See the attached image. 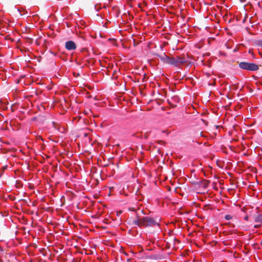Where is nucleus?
Listing matches in <instances>:
<instances>
[{"mask_svg":"<svg viewBox=\"0 0 262 262\" xmlns=\"http://www.w3.org/2000/svg\"><path fill=\"white\" fill-rule=\"evenodd\" d=\"M65 47L68 50H74L76 49V46L74 41H68L66 42Z\"/></svg>","mask_w":262,"mask_h":262,"instance_id":"20e7f679","label":"nucleus"},{"mask_svg":"<svg viewBox=\"0 0 262 262\" xmlns=\"http://www.w3.org/2000/svg\"><path fill=\"white\" fill-rule=\"evenodd\" d=\"M239 67L240 68L250 71H255L258 70V66L253 63L246 62H241L239 63Z\"/></svg>","mask_w":262,"mask_h":262,"instance_id":"7ed1b4c3","label":"nucleus"},{"mask_svg":"<svg viewBox=\"0 0 262 262\" xmlns=\"http://www.w3.org/2000/svg\"><path fill=\"white\" fill-rule=\"evenodd\" d=\"M254 221L258 223L257 225H254V228H258L261 226L262 225V214H259L256 216L254 218Z\"/></svg>","mask_w":262,"mask_h":262,"instance_id":"39448f33","label":"nucleus"},{"mask_svg":"<svg viewBox=\"0 0 262 262\" xmlns=\"http://www.w3.org/2000/svg\"><path fill=\"white\" fill-rule=\"evenodd\" d=\"M91 37H92V38H93L95 37V36H92V35H91Z\"/></svg>","mask_w":262,"mask_h":262,"instance_id":"9d476101","label":"nucleus"},{"mask_svg":"<svg viewBox=\"0 0 262 262\" xmlns=\"http://www.w3.org/2000/svg\"><path fill=\"white\" fill-rule=\"evenodd\" d=\"M160 59L167 63L174 65L176 66H177L180 63H184L185 62L184 60L182 58H179L178 59H176L173 57H168L165 54L160 56Z\"/></svg>","mask_w":262,"mask_h":262,"instance_id":"f257e3e1","label":"nucleus"},{"mask_svg":"<svg viewBox=\"0 0 262 262\" xmlns=\"http://www.w3.org/2000/svg\"><path fill=\"white\" fill-rule=\"evenodd\" d=\"M132 224L134 226L142 227V225H141V219L133 220Z\"/></svg>","mask_w":262,"mask_h":262,"instance_id":"423d86ee","label":"nucleus"},{"mask_svg":"<svg viewBox=\"0 0 262 262\" xmlns=\"http://www.w3.org/2000/svg\"><path fill=\"white\" fill-rule=\"evenodd\" d=\"M225 219L226 220L229 221L232 219V216L231 215L227 214L225 216Z\"/></svg>","mask_w":262,"mask_h":262,"instance_id":"0eeeda50","label":"nucleus"},{"mask_svg":"<svg viewBox=\"0 0 262 262\" xmlns=\"http://www.w3.org/2000/svg\"><path fill=\"white\" fill-rule=\"evenodd\" d=\"M141 225L142 227L158 226L159 224L156 220L150 216H144L141 218Z\"/></svg>","mask_w":262,"mask_h":262,"instance_id":"f03ea898","label":"nucleus"},{"mask_svg":"<svg viewBox=\"0 0 262 262\" xmlns=\"http://www.w3.org/2000/svg\"><path fill=\"white\" fill-rule=\"evenodd\" d=\"M248 216H246L245 217H244V220H246V221H248Z\"/></svg>","mask_w":262,"mask_h":262,"instance_id":"6e6552de","label":"nucleus"},{"mask_svg":"<svg viewBox=\"0 0 262 262\" xmlns=\"http://www.w3.org/2000/svg\"><path fill=\"white\" fill-rule=\"evenodd\" d=\"M76 33H81V31H80V30L79 31L76 30Z\"/></svg>","mask_w":262,"mask_h":262,"instance_id":"1a4fd4ad","label":"nucleus"},{"mask_svg":"<svg viewBox=\"0 0 262 262\" xmlns=\"http://www.w3.org/2000/svg\"><path fill=\"white\" fill-rule=\"evenodd\" d=\"M99 35H100V37H102V36H101V33H100V34H99Z\"/></svg>","mask_w":262,"mask_h":262,"instance_id":"9b49d317","label":"nucleus"}]
</instances>
